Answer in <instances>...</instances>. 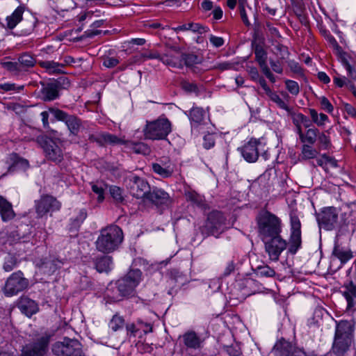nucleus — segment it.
Masks as SVG:
<instances>
[{
	"label": "nucleus",
	"instance_id": "1",
	"mask_svg": "<svg viewBox=\"0 0 356 356\" xmlns=\"http://www.w3.org/2000/svg\"><path fill=\"white\" fill-rule=\"evenodd\" d=\"M301 222L294 211L290 213V236L289 242L281 234L261 240L264 244L265 252L271 261L279 260L282 252L286 249L290 254H295L302 245Z\"/></svg>",
	"mask_w": 356,
	"mask_h": 356
},
{
	"label": "nucleus",
	"instance_id": "2",
	"mask_svg": "<svg viewBox=\"0 0 356 356\" xmlns=\"http://www.w3.org/2000/svg\"><path fill=\"white\" fill-rule=\"evenodd\" d=\"M258 236L261 240L281 234L282 224L281 219L275 214L262 210L255 218Z\"/></svg>",
	"mask_w": 356,
	"mask_h": 356
},
{
	"label": "nucleus",
	"instance_id": "3",
	"mask_svg": "<svg viewBox=\"0 0 356 356\" xmlns=\"http://www.w3.org/2000/svg\"><path fill=\"white\" fill-rule=\"evenodd\" d=\"M123 241L122 229L115 225H111L100 231L95 242L96 249L102 253L108 254L117 250Z\"/></svg>",
	"mask_w": 356,
	"mask_h": 356
},
{
	"label": "nucleus",
	"instance_id": "4",
	"mask_svg": "<svg viewBox=\"0 0 356 356\" xmlns=\"http://www.w3.org/2000/svg\"><path fill=\"white\" fill-rule=\"evenodd\" d=\"M354 324L348 321H340L337 323L332 351L342 355L350 347L353 339Z\"/></svg>",
	"mask_w": 356,
	"mask_h": 356
},
{
	"label": "nucleus",
	"instance_id": "5",
	"mask_svg": "<svg viewBox=\"0 0 356 356\" xmlns=\"http://www.w3.org/2000/svg\"><path fill=\"white\" fill-rule=\"evenodd\" d=\"M229 227V222L223 213L214 210L208 214L202 232L207 236L211 235L218 237Z\"/></svg>",
	"mask_w": 356,
	"mask_h": 356
},
{
	"label": "nucleus",
	"instance_id": "6",
	"mask_svg": "<svg viewBox=\"0 0 356 356\" xmlns=\"http://www.w3.org/2000/svg\"><path fill=\"white\" fill-rule=\"evenodd\" d=\"M172 127L170 122L165 118L147 122L143 129L145 139L149 140H163L171 132Z\"/></svg>",
	"mask_w": 356,
	"mask_h": 356
},
{
	"label": "nucleus",
	"instance_id": "7",
	"mask_svg": "<svg viewBox=\"0 0 356 356\" xmlns=\"http://www.w3.org/2000/svg\"><path fill=\"white\" fill-rule=\"evenodd\" d=\"M29 281L21 270L13 273L6 280L2 292L6 297H12L29 287Z\"/></svg>",
	"mask_w": 356,
	"mask_h": 356
},
{
	"label": "nucleus",
	"instance_id": "8",
	"mask_svg": "<svg viewBox=\"0 0 356 356\" xmlns=\"http://www.w3.org/2000/svg\"><path fill=\"white\" fill-rule=\"evenodd\" d=\"M51 352L56 356H82L83 350L81 343L75 339L64 337L52 344Z\"/></svg>",
	"mask_w": 356,
	"mask_h": 356
},
{
	"label": "nucleus",
	"instance_id": "9",
	"mask_svg": "<svg viewBox=\"0 0 356 356\" xmlns=\"http://www.w3.org/2000/svg\"><path fill=\"white\" fill-rule=\"evenodd\" d=\"M141 276L142 272L139 269H133L116 282L124 298H129L135 296V289L141 281Z\"/></svg>",
	"mask_w": 356,
	"mask_h": 356
},
{
	"label": "nucleus",
	"instance_id": "10",
	"mask_svg": "<svg viewBox=\"0 0 356 356\" xmlns=\"http://www.w3.org/2000/svg\"><path fill=\"white\" fill-rule=\"evenodd\" d=\"M49 111L58 121L65 122L69 131L70 136H77L83 127L82 121L74 115H70L57 108L49 107Z\"/></svg>",
	"mask_w": 356,
	"mask_h": 356
},
{
	"label": "nucleus",
	"instance_id": "11",
	"mask_svg": "<svg viewBox=\"0 0 356 356\" xmlns=\"http://www.w3.org/2000/svg\"><path fill=\"white\" fill-rule=\"evenodd\" d=\"M36 63V59L29 53H24L19 56L17 61H8L3 63V67L14 75H20L27 72Z\"/></svg>",
	"mask_w": 356,
	"mask_h": 356
},
{
	"label": "nucleus",
	"instance_id": "12",
	"mask_svg": "<svg viewBox=\"0 0 356 356\" xmlns=\"http://www.w3.org/2000/svg\"><path fill=\"white\" fill-rule=\"evenodd\" d=\"M127 181L131 195L138 199L142 198L145 200L151 190L149 183L145 179L136 175L129 176Z\"/></svg>",
	"mask_w": 356,
	"mask_h": 356
},
{
	"label": "nucleus",
	"instance_id": "13",
	"mask_svg": "<svg viewBox=\"0 0 356 356\" xmlns=\"http://www.w3.org/2000/svg\"><path fill=\"white\" fill-rule=\"evenodd\" d=\"M338 212L335 207L323 208L317 213L316 220L320 227L325 230L334 229L338 223Z\"/></svg>",
	"mask_w": 356,
	"mask_h": 356
},
{
	"label": "nucleus",
	"instance_id": "14",
	"mask_svg": "<svg viewBox=\"0 0 356 356\" xmlns=\"http://www.w3.org/2000/svg\"><path fill=\"white\" fill-rule=\"evenodd\" d=\"M51 335L45 334L38 338L33 343L26 346L21 356H44L49 350Z\"/></svg>",
	"mask_w": 356,
	"mask_h": 356
},
{
	"label": "nucleus",
	"instance_id": "15",
	"mask_svg": "<svg viewBox=\"0 0 356 356\" xmlns=\"http://www.w3.org/2000/svg\"><path fill=\"white\" fill-rule=\"evenodd\" d=\"M61 204L51 195H43L35 202V211L38 216L42 218L49 211H58Z\"/></svg>",
	"mask_w": 356,
	"mask_h": 356
},
{
	"label": "nucleus",
	"instance_id": "16",
	"mask_svg": "<svg viewBox=\"0 0 356 356\" xmlns=\"http://www.w3.org/2000/svg\"><path fill=\"white\" fill-rule=\"evenodd\" d=\"M145 200L151 202L158 208L161 207L163 209L168 207L171 203L169 194L165 191L156 187L150 190Z\"/></svg>",
	"mask_w": 356,
	"mask_h": 356
},
{
	"label": "nucleus",
	"instance_id": "17",
	"mask_svg": "<svg viewBox=\"0 0 356 356\" xmlns=\"http://www.w3.org/2000/svg\"><path fill=\"white\" fill-rule=\"evenodd\" d=\"M261 145L259 140L252 138L238 150L241 154L244 159L249 163H254L259 158V145Z\"/></svg>",
	"mask_w": 356,
	"mask_h": 356
},
{
	"label": "nucleus",
	"instance_id": "18",
	"mask_svg": "<svg viewBox=\"0 0 356 356\" xmlns=\"http://www.w3.org/2000/svg\"><path fill=\"white\" fill-rule=\"evenodd\" d=\"M42 148L49 160L58 163L63 159L62 149L54 140L45 139L42 143Z\"/></svg>",
	"mask_w": 356,
	"mask_h": 356
},
{
	"label": "nucleus",
	"instance_id": "19",
	"mask_svg": "<svg viewBox=\"0 0 356 356\" xmlns=\"http://www.w3.org/2000/svg\"><path fill=\"white\" fill-rule=\"evenodd\" d=\"M187 349L200 350L203 348L204 339L193 330H188L179 337Z\"/></svg>",
	"mask_w": 356,
	"mask_h": 356
},
{
	"label": "nucleus",
	"instance_id": "20",
	"mask_svg": "<svg viewBox=\"0 0 356 356\" xmlns=\"http://www.w3.org/2000/svg\"><path fill=\"white\" fill-rule=\"evenodd\" d=\"M88 140L90 142L97 143L100 146H104L106 145H116L122 142L121 138L106 132L90 134L88 136Z\"/></svg>",
	"mask_w": 356,
	"mask_h": 356
},
{
	"label": "nucleus",
	"instance_id": "21",
	"mask_svg": "<svg viewBox=\"0 0 356 356\" xmlns=\"http://www.w3.org/2000/svg\"><path fill=\"white\" fill-rule=\"evenodd\" d=\"M342 288V295L347 302L346 310L355 311L356 309V284L353 281L344 283Z\"/></svg>",
	"mask_w": 356,
	"mask_h": 356
},
{
	"label": "nucleus",
	"instance_id": "22",
	"mask_svg": "<svg viewBox=\"0 0 356 356\" xmlns=\"http://www.w3.org/2000/svg\"><path fill=\"white\" fill-rule=\"evenodd\" d=\"M17 306L22 314L29 317L36 314L39 310L38 303L27 296H22L17 300Z\"/></svg>",
	"mask_w": 356,
	"mask_h": 356
},
{
	"label": "nucleus",
	"instance_id": "23",
	"mask_svg": "<svg viewBox=\"0 0 356 356\" xmlns=\"http://www.w3.org/2000/svg\"><path fill=\"white\" fill-rule=\"evenodd\" d=\"M161 63L167 66L174 68L183 69L182 53L177 54L170 51L162 54Z\"/></svg>",
	"mask_w": 356,
	"mask_h": 356
},
{
	"label": "nucleus",
	"instance_id": "24",
	"mask_svg": "<svg viewBox=\"0 0 356 356\" xmlns=\"http://www.w3.org/2000/svg\"><path fill=\"white\" fill-rule=\"evenodd\" d=\"M175 165L170 161L162 162V163H153L152 169L153 172L162 178L170 177L175 172Z\"/></svg>",
	"mask_w": 356,
	"mask_h": 356
},
{
	"label": "nucleus",
	"instance_id": "25",
	"mask_svg": "<svg viewBox=\"0 0 356 356\" xmlns=\"http://www.w3.org/2000/svg\"><path fill=\"white\" fill-rule=\"evenodd\" d=\"M294 346L284 339H281L275 344L273 353L275 356H291Z\"/></svg>",
	"mask_w": 356,
	"mask_h": 356
},
{
	"label": "nucleus",
	"instance_id": "26",
	"mask_svg": "<svg viewBox=\"0 0 356 356\" xmlns=\"http://www.w3.org/2000/svg\"><path fill=\"white\" fill-rule=\"evenodd\" d=\"M122 142L119 145H124L125 147L136 154L149 155L151 153L150 147L143 142H133L122 138Z\"/></svg>",
	"mask_w": 356,
	"mask_h": 356
},
{
	"label": "nucleus",
	"instance_id": "27",
	"mask_svg": "<svg viewBox=\"0 0 356 356\" xmlns=\"http://www.w3.org/2000/svg\"><path fill=\"white\" fill-rule=\"evenodd\" d=\"M332 255L340 260L342 264H346L348 261L353 258V252L350 250L341 247L337 238L332 250Z\"/></svg>",
	"mask_w": 356,
	"mask_h": 356
},
{
	"label": "nucleus",
	"instance_id": "28",
	"mask_svg": "<svg viewBox=\"0 0 356 356\" xmlns=\"http://www.w3.org/2000/svg\"><path fill=\"white\" fill-rule=\"evenodd\" d=\"M0 216L2 220L5 222L12 220L15 216L12 204L1 195H0Z\"/></svg>",
	"mask_w": 356,
	"mask_h": 356
},
{
	"label": "nucleus",
	"instance_id": "29",
	"mask_svg": "<svg viewBox=\"0 0 356 356\" xmlns=\"http://www.w3.org/2000/svg\"><path fill=\"white\" fill-rule=\"evenodd\" d=\"M105 298L108 300L107 302L110 303L119 302L124 298L122 295L117 282L115 284H110L107 286L105 291Z\"/></svg>",
	"mask_w": 356,
	"mask_h": 356
},
{
	"label": "nucleus",
	"instance_id": "30",
	"mask_svg": "<svg viewBox=\"0 0 356 356\" xmlns=\"http://www.w3.org/2000/svg\"><path fill=\"white\" fill-rule=\"evenodd\" d=\"M24 12V7L19 6L14 12L6 19V28L8 29H13L20 22L23 20V13Z\"/></svg>",
	"mask_w": 356,
	"mask_h": 356
},
{
	"label": "nucleus",
	"instance_id": "31",
	"mask_svg": "<svg viewBox=\"0 0 356 356\" xmlns=\"http://www.w3.org/2000/svg\"><path fill=\"white\" fill-rule=\"evenodd\" d=\"M8 159L10 163L8 167V172H13L19 168L26 169L29 167L28 161L20 157L16 153L10 154Z\"/></svg>",
	"mask_w": 356,
	"mask_h": 356
},
{
	"label": "nucleus",
	"instance_id": "32",
	"mask_svg": "<svg viewBox=\"0 0 356 356\" xmlns=\"http://www.w3.org/2000/svg\"><path fill=\"white\" fill-rule=\"evenodd\" d=\"M27 227L28 225H21L14 228L8 233V241L13 244L19 242L22 239H24L26 236V233L24 232V229Z\"/></svg>",
	"mask_w": 356,
	"mask_h": 356
},
{
	"label": "nucleus",
	"instance_id": "33",
	"mask_svg": "<svg viewBox=\"0 0 356 356\" xmlns=\"http://www.w3.org/2000/svg\"><path fill=\"white\" fill-rule=\"evenodd\" d=\"M95 266L99 273L108 272L111 269L112 258L110 256H101L95 258Z\"/></svg>",
	"mask_w": 356,
	"mask_h": 356
},
{
	"label": "nucleus",
	"instance_id": "34",
	"mask_svg": "<svg viewBox=\"0 0 356 356\" xmlns=\"http://www.w3.org/2000/svg\"><path fill=\"white\" fill-rule=\"evenodd\" d=\"M44 101H52L58 97V88L56 83H49L41 90Z\"/></svg>",
	"mask_w": 356,
	"mask_h": 356
},
{
	"label": "nucleus",
	"instance_id": "35",
	"mask_svg": "<svg viewBox=\"0 0 356 356\" xmlns=\"http://www.w3.org/2000/svg\"><path fill=\"white\" fill-rule=\"evenodd\" d=\"M313 145L304 144L301 147V152L300 154V161H307L314 159L319 154V150L313 147Z\"/></svg>",
	"mask_w": 356,
	"mask_h": 356
},
{
	"label": "nucleus",
	"instance_id": "36",
	"mask_svg": "<svg viewBox=\"0 0 356 356\" xmlns=\"http://www.w3.org/2000/svg\"><path fill=\"white\" fill-rule=\"evenodd\" d=\"M38 63L41 67L46 69L49 74L63 73L61 70V68L63 67V65L62 63L54 62L53 60L40 61Z\"/></svg>",
	"mask_w": 356,
	"mask_h": 356
},
{
	"label": "nucleus",
	"instance_id": "37",
	"mask_svg": "<svg viewBox=\"0 0 356 356\" xmlns=\"http://www.w3.org/2000/svg\"><path fill=\"white\" fill-rule=\"evenodd\" d=\"M319 134V130L313 127L308 129L304 135L302 136L300 142L304 144L314 145L316 140Z\"/></svg>",
	"mask_w": 356,
	"mask_h": 356
},
{
	"label": "nucleus",
	"instance_id": "38",
	"mask_svg": "<svg viewBox=\"0 0 356 356\" xmlns=\"http://www.w3.org/2000/svg\"><path fill=\"white\" fill-rule=\"evenodd\" d=\"M22 21V26H24V29L22 30V32L24 35L31 34L38 24V19L33 15H29Z\"/></svg>",
	"mask_w": 356,
	"mask_h": 356
},
{
	"label": "nucleus",
	"instance_id": "39",
	"mask_svg": "<svg viewBox=\"0 0 356 356\" xmlns=\"http://www.w3.org/2000/svg\"><path fill=\"white\" fill-rule=\"evenodd\" d=\"M254 45V53L255 55V60L259 65L267 64V52L261 44H255Z\"/></svg>",
	"mask_w": 356,
	"mask_h": 356
},
{
	"label": "nucleus",
	"instance_id": "40",
	"mask_svg": "<svg viewBox=\"0 0 356 356\" xmlns=\"http://www.w3.org/2000/svg\"><path fill=\"white\" fill-rule=\"evenodd\" d=\"M266 95L272 102L277 104L279 108L285 110L287 113H292V108L289 107L284 101L280 98L276 92L270 90L268 93H266Z\"/></svg>",
	"mask_w": 356,
	"mask_h": 356
},
{
	"label": "nucleus",
	"instance_id": "41",
	"mask_svg": "<svg viewBox=\"0 0 356 356\" xmlns=\"http://www.w3.org/2000/svg\"><path fill=\"white\" fill-rule=\"evenodd\" d=\"M205 111L200 107H193L189 113L190 120L197 124H200L204 120Z\"/></svg>",
	"mask_w": 356,
	"mask_h": 356
},
{
	"label": "nucleus",
	"instance_id": "42",
	"mask_svg": "<svg viewBox=\"0 0 356 356\" xmlns=\"http://www.w3.org/2000/svg\"><path fill=\"white\" fill-rule=\"evenodd\" d=\"M202 61V58L194 54L191 53H182V62L184 63V66H186L187 67H192L197 64L201 63Z\"/></svg>",
	"mask_w": 356,
	"mask_h": 356
},
{
	"label": "nucleus",
	"instance_id": "43",
	"mask_svg": "<svg viewBox=\"0 0 356 356\" xmlns=\"http://www.w3.org/2000/svg\"><path fill=\"white\" fill-rule=\"evenodd\" d=\"M316 141H318V150L329 149L332 146L330 136L325 132H319Z\"/></svg>",
	"mask_w": 356,
	"mask_h": 356
},
{
	"label": "nucleus",
	"instance_id": "44",
	"mask_svg": "<svg viewBox=\"0 0 356 356\" xmlns=\"http://www.w3.org/2000/svg\"><path fill=\"white\" fill-rule=\"evenodd\" d=\"M182 29L184 31H191L194 33H197L200 34L204 33L209 30L207 26H204L199 23L184 24Z\"/></svg>",
	"mask_w": 356,
	"mask_h": 356
},
{
	"label": "nucleus",
	"instance_id": "45",
	"mask_svg": "<svg viewBox=\"0 0 356 356\" xmlns=\"http://www.w3.org/2000/svg\"><path fill=\"white\" fill-rule=\"evenodd\" d=\"M124 325V319L122 316L118 314H115L113 316L111 320L109 322V327L114 332H116L122 329Z\"/></svg>",
	"mask_w": 356,
	"mask_h": 356
},
{
	"label": "nucleus",
	"instance_id": "46",
	"mask_svg": "<svg viewBox=\"0 0 356 356\" xmlns=\"http://www.w3.org/2000/svg\"><path fill=\"white\" fill-rule=\"evenodd\" d=\"M309 112L314 123L319 127L324 125L325 122L328 120V117L325 114H318L317 111L314 108H310Z\"/></svg>",
	"mask_w": 356,
	"mask_h": 356
},
{
	"label": "nucleus",
	"instance_id": "47",
	"mask_svg": "<svg viewBox=\"0 0 356 356\" xmlns=\"http://www.w3.org/2000/svg\"><path fill=\"white\" fill-rule=\"evenodd\" d=\"M87 217V212L85 209H81L79 211V214L77 216L73 219L71 220L70 223V230L72 229H78L81 225L83 223L84 220Z\"/></svg>",
	"mask_w": 356,
	"mask_h": 356
},
{
	"label": "nucleus",
	"instance_id": "48",
	"mask_svg": "<svg viewBox=\"0 0 356 356\" xmlns=\"http://www.w3.org/2000/svg\"><path fill=\"white\" fill-rule=\"evenodd\" d=\"M91 189L93 193L97 195L98 202H102L104 200V188L106 186L103 182H92Z\"/></svg>",
	"mask_w": 356,
	"mask_h": 356
},
{
	"label": "nucleus",
	"instance_id": "49",
	"mask_svg": "<svg viewBox=\"0 0 356 356\" xmlns=\"http://www.w3.org/2000/svg\"><path fill=\"white\" fill-rule=\"evenodd\" d=\"M255 273L259 277H272L275 275V271L268 265H264L257 266L255 269Z\"/></svg>",
	"mask_w": 356,
	"mask_h": 356
},
{
	"label": "nucleus",
	"instance_id": "50",
	"mask_svg": "<svg viewBox=\"0 0 356 356\" xmlns=\"http://www.w3.org/2000/svg\"><path fill=\"white\" fill-rule=\"evenodd\" d=\"M109 193L116 203H122L124 198L123 196L122 189L117 186H111L109 187Z\"/></svg>",
	"mask_w": 356,
	"mask_h": 356
},
{
	"label": "nucleus",
	"instance_id": "51",
	"mask_svg": "<svg viewBox=\"0 0 356 356\" xmlns=\"http://www.w3.org/2000/svg\"><path fill=\"white\" fill-rule=\"evenodd\" d=\"M181 88L187 93L199 94V89L195 82H190L187 80H182L180 83Z\"/></svg>",
	"mask_w": 356,
	"mask_h": 356
},
{
	"label": "nucleus",
	"instance_id": "52",
	"mask_svg": "<svg viewBox=\"0 0 356 356\" xmlns=\"http://www.w3.org/2000/svg\"><path fill=\"white\" fill-rule=\"evenodd\" d=\"M17 265V259L15 256L8 254L3 263V268L6 272L13 270Z\"/></svg>",
	"mask_w": 356,
	"mask_h": 356
},
{
	"label": "nucleus",
	"instance_id": "53",
	"mask_svg": "<svg viewBox=\"0 0 356 356\" xmlns=\"http://www.w3.org/2000/svg\"><path fill=\"white\" fill-rule=\"evenodd\" d=\"M272 51L277 56H280V59H284L286 56L289 54L287 47L280 43L274 44Z\"/></svg>",
	"mask_w": 356,
	"mask_h": 356
},
{
	"label": "nucleus",
	"instance_id": "54",
	"mask_svg": "<svg viewBox=\"0 0 356 356\" xmlns=\"http://www.w3.org/2000/svg\"><path fill=\"white\" fill-rule=\"evenodd\" d=\"M285 85L287 90L293 95H297L300 92V87L298 83L293 80L286 79Z\"/></svg>",
	"mask_w": 356,
	"mask_h": 356
},
{
	"label": "nucleus",
	"instance_id": "55",
	"mask_svg": "<svg viewBox=\"0 0 356 356\" xmlns=\"http://www.w3.org/2000/svg\"><path fill=\"white\" fill-rule=\"evenodd\" d=\"M247 3V0H238V7H239V12L240 15L241 17V19L243 22L246 26H250V23L248 20L245 10V6Z\"/></svg>",
	"mask_w": 356,
	"mask_h": 356
},
{
	"label": "nucleus",
	"instance_id": "56",
	"mask_svg": "<svg viewBox=\"0 0 356 356\" xmlns=\"http://www.w3.org/2000/svg\"><path fill=\"white\" fill-rule=\"evenodd\" d=\"M161 56L162 54H159V51L156 50L147 51L140 54V57L143 58V60L147 59H157L161 62Z\"/></svg>",
	"mask_w": 356,
	"mask_h": 356
},
{
	"label": "nucleus",
	"instance_id": "57",
	"mask_svg": "<svg viewBox=\"0 0 356 356\" xmlns=\"http://www.w3.org/2000/svg\"><path fill=\"white\" fill-rule=\"evenodd\" d=\"M186 197L188 200L191 201L198 207H200L203 204L202 197L195 192H189L186 194Z\"/></svg>",
	"mask_w": 356,
	"mask_h": 356
},
{
	"label": "nucleus",
	"instance_id": "58",
	"mask_svg": "<svg viewBox=\"0 0 356 356\" xmlns=\"http://www.w3.org/2000/svg\"><path fill=\"white\" fill-rule=\"evenodd\" d=\"M323 35L327 41L334 49H337L338 51L341 50V47L339 46L334 37L332 35L329 31H324Z\"/></svg>",
	"mask_w": 356,
	"mask_h": 356
},
{
	"label": "nucleus",
	"instance_id": "59",
	"mask_svg": "<svg viewBox=\"0 0 356 356\" xmlns=\"http://www.w3.org/2000/svg\"><path fill=\"white\" fill-rule=\"evenodd\" d=\"M215 145V136L213 134H206L203 138V147L205 149H210Z\"/></svg>",
	"mask_w": 356,
	"mask_h": 356
},
{
	"label": "nucleus",
	"instance_id": "60",
	"mask_svg": "<svg viewBox=\"0 0 356 356\" xmlns=\"http://www.w3.org/2000/svg\"><path fill=\"white\" fill-rule=\"evenodd\" d=\"M319 100H320V104H321V108L323 110H325V111H327L329 113H331L333 111V110H334L333 106L332 105V104L330 102V101L328 100V99L327 97H325L324 96L321 97L319 98Z\"/></svg>",
	"mask_w": 356,
	"mask_h": 356
},
{
	"label": "nucleus",
	"instance_id": "61",
	"mask_svg": "<svg viewBox=\"0 0 356 356\" xmlns=\"http://www.w3.org/2000/svg\"><path fill=\"white\" fill-rule=\"evenodd\" d=\"M24 89V86H16L15 83H0V90L3 91L17 90L20 91Z\"/></svg>",
	"mask_w": 356,
	"mask_h": 356
},
{
	"label": "nucleus",
	"instance_id": "62",
	"mask_svg": "<svg viewBox=\"0 0 356 356\" xmlns=\"http://www.w3.org/2000/svg\"><path fill=\"white\" fill-rule=\"evenodd\" d=\"M292 117L293 122L294 125L301 124L305 119V115L302 113H295L292 108V113H288Z\"/></svg>",
	"mask_w": 356,
	"mask_h": 356
},
{
	"label": "nucleus",
	"instance_id": "63",
	"mask_svg": "<svg viewBox=\"0 0 356 356\" xmlns=\"http://www.w3.org/2000/svg\"><path fill=\"white\" fill-rule=\"evenodd\" d=\"M209 41L211 44L216 48L222 47L225 43V40L222 38L217 37L213 35L209 36Z\"/></svg>",
	"mask_w": 356,
	"mask_h": 356
},
{
	"label": "nucleus",
	"instance_id": "64",
	"mask_svg": "<svg viewBox=\"0 0 356 356\" xmlns=\"http://www.w3.org/2000/svg\"><path fill=\"white\" fill-rule=\"evenodd\" d=\"M262 72L265 74V76L272 82H275V77L273 74L270 72V68L268 67L267 64L262 65L259 66Z\"/></svg>",
	"mask_w": 356,
	"mask_h": 356
}]
</instances>
